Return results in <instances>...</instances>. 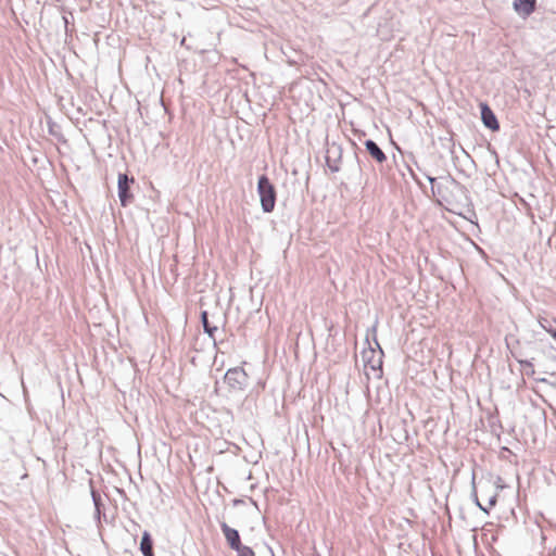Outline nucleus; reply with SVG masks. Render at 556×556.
<instances>
[{"mask_svg":"<svg viewBox=\"0 0 556 556\" xmlns=\"http://www.w3.org/2000/svg\"><path fill=\"white\" fill-rule=\"evenodd\" d=\"M222 532L228 546L237 553V556H255V552L241 542L239 532L226 522L220 523Z\"/></svg>","mask_w":556,"mask_h":556,"instance_id":"1","label":"nucleus"},{"mask_svg":"<svg viewBox=\"0 0 556 556\" xmlns=\"http://www.w3.org/2000/svg\"><path fill=\"white\" fill-rule=\"evenodd\" d=\"M257 191L263 211L266 213L273 212L276 204V190L265 175L261 176L258 179Z\"/></svg>","mask_w":556,"mask_h":556,"instance_id":"2","label":"nucleus"},{"mask_svg":"<svg viewBox=\"0 0 556 556\" xmlns=\"http://www.w3.org/2000/svg\"><path fill=\"white\" fill-rule=\"evenodd\" d=\"M226 384L232 390H242L248 383V374L241 367L227 370L225 375Z\"/></svg>","mask_w":556,"mask_h":556,"instance_id":"3","label":"nucleus"},{"mask_svg":"<svg viewBox=\"0 0 556 556\" xmlns=\"http://www.w3.org/2000/svg\"><path fill=\"white\" fill-rule=\"evenodd\" d=\"M135 182V179L129 178L126 174H119L117 180L118 198L122 206H127L134 199L130 192V186Z\"/></svg>","mask_w":556,"mask_h":556,"instance_id":"4","label":"nucleus"},{"mask_svg":"<svg viewBox=\"0 0 556 556\" xmlns=\"http://www.w3.org/2000/svg\"><path fill=\"white\" fill-rule=\"evenodd\" d=\"M481 109V119L485 127L489 129L496 131L500 129V124L497 122V118L493 111L490 109V106L482 102L480 103Z\"/></svg>","mask_w":556,"mask_h":556,"instance_id":"5","label":"nucleus"},{"mask_svg":"<svg viewBox=\"0 0 556 556\" xmlns=\"http://www.w3.org/2000/svg\"><path fill=\"white\" fill-rule=\"evenodd\" d=\"M535 0H516L514 8L519 14L530 15L535 10Z\"/></svg>","mask_w":556,"mask_h":556,"instance_id":"6","label":"nucleus"},{"mask_svg":"<svg viewBox=\"0 0 556 556\" xmlns=\"http://www.w3.org/2000/svg\"><path fill=\"white\" fill-rule=\"evenodd\" d=\"M365 147L370 156L375 159L377 162L383 163L387 160V156L383 153V151L372 140H367L365 142Z\"/></svg>","mask_w":556,"mask_h":556,"instance_id":"7","label":"nucleus"},{"mask_svg":"<svg viewBox=\"0 0 556 556\" xmlns=\"http://www.w3.org/2000/svg\"><path fill=\"white\" fill-rule=\"evenodd\" d=\"M140 551L144 556H154L152 539L150 533L147 531H144L142 534Z\"/></svg>","mask_w":556,"mask_h":556,"instance_id":"8","label":"nucleus"},{"mask_svg":"<svg viewBox=\"0 0 556 556\" xmlns=\"http://www.w3.org/2000/svg\"><path fill=\"white\" fill-rule=\"evenodd\" d=\"M538 323L551 336L556 331V327L554 326L556 325V318L551 319L547 316L539 315Z\"/></svg>","mask_w":556,"mask_h":556,"instance_id":"9","label":"nucleus"},{"mask_svg":"<svg viewBox=\"0 0 556 556\" xmlns=\"http://www.w3.org/2000/svg\"><path fill=\"white\" fill-rule=\"evenodd\" d=\"M201 319H202V324H203V328H204V331L211 337V338H214L215 336V332L217 331L218 327L217 326H212L208 321V318H207V312L206 311H203L201 313Z\"/></svg>","mask_w":556,"mask_h":556,"instance_id":"10","label":"nucleus"},{"mask_svg":"<svg viewBox=\"0 0 556 556\" xmlns=\"http://www.w3.org/2000/svg\"><path fill=\"white\" fill-rule=\"evenodd\" d=\"M520 363H521V365H525V366H531V363H529V362H520Z\"/></svg>","mask_w":556,"mask_h":556,"instance_id":"11","label":"nucleus"},{"mask_svg":"<svg viewBox=\"0 0 556 556\" xmlns=\"http://www.w3.org/2000/svg\"><path fill=\"white\" fill-rule=\"evenodd\" d=\"M552 337L556 340V331L552 334Z\"/></svg>","mask_w":556,"mask_h":556,"instance_id":"12","label":"nucleus"}]
</instances>
